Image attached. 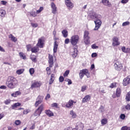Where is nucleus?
I'll return each mask as SVG.
<instances>
[{
    "label": "nucleus",
    "instance_id": "obj_9",
    "mask_svg": "<svg viewBox=\"0 0 130 130\" xmlns=\"http://www.w3.org/2000/svg\"><path fill=\"white\" fill-rule=\"evenodd\" d=\"M114 67L116 71H120L122 70V64L120 61H116V63L114 64Z\"/></svg>",
    "mask_w": 130,
    "mask_h": 130
},
{
    "label": "nucleus",
    "instance_id": "obj_21",
    "mask_svg": "<svg viewBox=\"0 0 130 130\" xmlns=\"http://www.w3.org/2000/svg\"><path fill=\"white\" fill-rule=\"evenodd\" d=\"M45 113H46V115L49 116V117H51L52 116H54V114L53 112H52L50 110H46L45 111Z\"/></svg>",
    "mask_w": 130,
    "mask_h": 130
},
{
    "label": "nucleus",
    "instance_id": "obj_11",
    "mask_svg": "<svg viewBox=\"0 0 130 130\" xmlns=\"http://www.w3.org/2000/svg\"><path fill=\"white\" fill-rule=\"evenodd\" d=\"M84 128V124L81 122H78L76 124L75 129L76 130H83Z\"/></svg>",
    "mask_w": 130,
    "mask_h": 130
},
{
    "label": "nucleus",
    "instance_id": "obj_54",
    "mask_svg": "<svg viewBox=\"0 0 130 130\" xmlns=\"http://www.w3.org/2000/svg\"><path fill=\"white\" fill-rule=\"evenodd\" d=\"M121 50L123 52L126 53V48H125V47H122L121 48Z\"/></svg>",
    "mask_w": 130,
    "mask_h": 130
},
{
    "label": "nucleus",
    "instance_id": "obj_14",
    "mask_svg": "<svg viewBox=\"0 0 130 130\" xmlns=\"http://www.w3.org/2000/svg\"><path fill=\"white\" fill-rule=\"evenodd\" d=\"M65 4L68 9H73L74 8V4L70 0H66Z\"/></svg>",
    "mask_w": 130,
    "mask_h": 130
},
{
    "label": "nucleus",
    "instance_id": "obj_47",
    "mask_svg": "<svg viewBox=\"0 0 130 130\" xmlns=\"http://www.w3.org/2000/svg\"><path fill=\"white\" fill-rule=\"evenodd\" d=\"M70 42H71V40H70V39L68 38L66 39L64 41L65 44H69Z\"/></svg>",
    "mask_w": 130,
    "mask_h": 130
},
{
    "label": "nucleus",
    "instance_id": "obj_29",
    "mask_svg": "<svg viewBox=\"0 0 130 130\" xmlns=\"http://www.w3.org/2000/svg\"><path fill=\"white\" fill-rule=\"evenodd\" d=\"M9 38L11 39L12 41H13V42H17V38H16V37H14L13 36V35L10 34L9 36Z\"/></svg>",
    "mask_w": 130,
    "mask_h": 130
},
{
    "label": "nucleus",
    "instance_id": "obj_6",
    "mask_svg": "<svg viewBox=\"0 0 130 130\" xmlns=\"http://www.w3.org/2000/svg\"><path fill=\"white\" fill-rule=\"evenodd\" d=\"M43 110H44V105L41 104L35 112L34 115L35 116H39Z\"/></svg>",
    "mask_w": 130,
    "mask_h": 130
},
{
    "label": "nucleus",
    "instance_id": "obj_42",
    "mask_svg": "<svg viewBox=\"0 0 130 130\" xmlns=\"http://www.w3.org/2000/svg\"><path fill=\"white\" fill-rule=\"evenodd\" d=\"M128 25H129V21H126L123 22L122 24V26L124 27L125 26H128Z\"/></svg>",
    "mask_w": 130,
    "mask_h": 130
},
{
    "label": "nucleus",
    "instance_id": "obj_45",
    "mask_svg": "<svg viewBox=\"0 0 130 130\" xmlns=\"http://www.w3.org/2000/svg\"><path fill=\"white\" fill-rule=\"evenodd\" d=\"M69 74H70V70H67L63 74V76L64 77H68V76H69Z\"/></svg>",
    "mask_w": 130,
    "mask_h": 130
},
{
    "label": "nucleus",
    "instance_id": "obj_52",
    "mask_svg": "<svg viewBox=\"0 0 130 130\" xmlns=\"http://www.w3.org/2000/svg\"><path fill=\"white\" fill-rule=\"evenodd\" d=\"M51 106L52 107H55V108H57V106H58L57 103H54L52 104Z\"/></svg>",
    "mask_w": 130,
    "mask_h": 130
},
{
    "label": "nucleus",
    "instance_id": "obj_44",
    "mask_svg": "<svg viewBox=\"0 0 130 130\" xmlns=\"http://www.w3.org/2000/svg\"><path fill=\"white\" fill-rule=\"evenodd\" d=\"M43 7H41L39 8V10L37 11V14H39L40 13H41V12H42V11H43Z\"/></svg>",
    "mask_w": 130,
    "mask_h": 130
},
{
    "label": "nucleus",
    "instance_id": "obj_13",
    "mask_svg": "<svg viewBox=\"0 0 130 130\" xmlns=\"http://www.w3.org/2000/svg\"><path fill=\"white\" fill-rule=\"evenodd\" d=\"M51 7L52 9V14H54V15H55V14H56V12H57V8L56 7V6L54 4V3L53 2L51 3Z\"/></svg>",
    "mask_w": 130,
    "mask_h": 130
},
{
    "label": "nucleus",
    "instance_id": "obj_41",
    "mask_svg": "<svg viewBox=\"0 0 130 130\" xmlns=\"http://www.w3.org/2000/svg\"><path fill=\"white\" fill-rule=\"evenodd\" d=\"M11 101L10 99L6 100L4 101V103L6 104V105H9V104L11 103Z\"/></svg>",
    "mask_w": 130,
    "mask_h": 130
},
{
    "label": "nucleus",
    "instance_id": "obj_23",
    "mask_svg": "<svg viewBox=\"0 0 130 130\" xmlns=\"http://www.w3.org/2000/svg\"><path fill=\"white\" fill-rule=\"evenodd\" d=\"M58 46V45L57 44V43L56 41H55L54 44V48H53V52L54 53H56L57 51V47Z\"/></svg>",
    "mask_w": 130,
    "mask_h": 130
},
{
    "label": "nucleus",
    "instance_id": "obj_31",
    "mask_svg": "<svg viewBox=\"0 0 130 130\" xmlns=\"http://www.w3.org/2000/svg\"><path fill=\"white\" fill-rule=\"evenodd\" d=\"M107 122H108V121H107V119L106 118L102 119L101 120L102 125H105V124H106Z\"/></svg>",
    "mask_w": 130,
    "mask_h": 130
},
{
    "label": "nucleus",
    "instance_id": "obj_26",
    "mask_svg": "<svg viewBox=\"0 0 130 130\" xmlns=\"http://www.w3.org/2000/svg\"><path fill=\"white\" fill-rule=\"evenodd\" d=\"M70 114L72 118H76L77 117V114L73 110L70 111Z\"/></svg>",
    "mask_w": 130,
    "mask_h": 130
},
{
    "label": "nucleus",
    "instance_id": "obj_62",
    "mask_svg": "<svg viewBox=\"0 0 130 130\" xmlns=\"http://www.w3.org/2000/svg\"><path fill=\"white\" fill-rule=\"evenodd\" d=\"M0 89H7V86L5 85H2L0 86Z\"/></svg>",
    "mask_w": 130,
    "mask_h": 130
},
{
    "label": "nucleus",
    "instance_id": "obj_43",
    "mask_svg": "<svg viewBox=\"0 0 130 130\" xmlns=\"http://www.w3.org/2000/svg\"><path fill=\"white\" fill-rule=\"evenodd\" d=\"M31 25L33 28H37V27H38V24L37 23L31 22Z\"/></svg>",
    "mask_w": 130,
    "mask_h": 130
},
{
    "label": "nucleus",
    "instance_id": "obj_49",
    "mask_svg": "<svg viewBox=\"0 0 130 130\" xmlns=\"http://www.w3.org/2000/svg\"><path fill=\"white\" fill-rule=\"evenodd\" d=\"M34 68H30L29 69V74L30 75H33V74H34Z\"/></svg>",
    "mask_w": 130,
    "mask_h": 130
},
{
    "label": "nucleus",
    "instance_id": "obj_17",
    "mask_svg": "<svg viewBox=\"0 0 130 130\" xmlns=\"http://www.w3.org/2000/svg\"><path fill=\"white\" fill-rule=\"evenodd\" d=\"M48 58V63L49 64V67L50 68H52V67H53V56H52V55H51L50 54H49Z\"/></svg>",
    "mask_w": 130,
    "mask_h": 130
},
{
    "label": "nucleus",
    "instance_id": "obj_64",
    "mask_svg": "<svg viewBox=\"0 0 130 130\" xmlns=\"http://www.w3.org/2000/svg\"><path fill=\"white\" fill-rule=\"evenodd\" d=\"M126 53H130V48H126Z\"/></svg>",
    "mask_w": 130,
    "mask_h": 130
},
{
    "label": "nucleus",
    "instance_id": "obj_16",
    "mask_svg": "<svg viewBox=\"0 0 130 130\" xmlns=\"http://www.w3.org/2000/svg\"><path fill=\"white\" fill-rule=\"evenodd\" d=\"M128 84H130V76H128L123 80V86H127Z\"/></svg>",
    "mask_w": 130,
    "mask_h": 130
},
{
    "label": "nucleus",
    "instance_id": "obj_51",
    "mask_svg": "<svg viewBox=\"0 0 130 130\" xmlns=\"http://www.w3.org/2000/svg\"><path fill=\"white\" fill-rule=\"evenodd\" d=\"M15 123L16 125H20V124H21V121H20L19 120H17L15 121Z\"/></svg>",
    "mask_w": 130,
    "mask_h": 130
},
{
    "label": "nucleus",
    "instance_id": "obj_61",
    "mask_svg": "<svg viewBox=\"0 0 130 130\" xmlns=\"http://www.w3.org/2000/svg\"><path fill=\"white\" fill-rule=\"evenodd\" d=\"M5 117V114L4 113H1L0 114V120L2 119V118H4Z\"/></svg>",
    "mask_w": 130,
    "mask_h": 130
},
{
    "label": "nucleus",
    "instance_id": "obj_53",
    "mask_svg": "<svg viewBox=\"0 0 130 130\" xmlns=\"http://www.w3.org/2000/svg\"><path fill=\"white\" fill-rule=\"evenodd\" d=\"M1 5H3V6H6V5H7V4H8V2H7V1H2L1 2Z\"/></svg>",
    "mask_w": 130,
    "mask_h": 130
},
{
    "label": "nucleus",
    "instance_id": "obj_12",
    "mask_svg": "<svg viewBox=\"0 0 130 130\" xmlns=\"http://www.w3.org/2000/svg\"><path fill=\"white\" fill-rule=\"evenodd\" d=\"M40 86H41L40 81H35L32 83L30 88L31 89H33L34 88H39Z\"/></svg>",
    "mask_w": 130,
    "mask_h": 130
},
{
    "label": "nucleus",
    "instance_id": "obj_40",
    "mask_svg": "<svg viewBox=\"0 0 130 130\" xmlns=\"http://www.w3.org/2000/svg\"><path fill=\"white\" fill-rule=\"evenodd\" d=\"M119 118H120V119L124 120V119H125V115L124 114H121L120 115Z\"/></svg>",
    "mask_w": 130,
    "mask_h": 130
},
{
    "label": "nucleus",
    "instance_id": "obj_18",
    "mask_svg": "<svg viewBox=\"0 0 130 130\" xmlns=\"http://www.w3.org/2000/svg\"><path fill=\"white\" fill-rule=\"evenodd\" d=\"M90 100H91V95H86L82 99V103H86L87 102H89V101H90Z\"/></svg>",
    "mask_w": 130,
    "mask_h": 130
},
{
    "label": "nucleus",
    "instance_id": "obj_38",
    "mask_svg": "<svg viewBox=\"0 0 130 130\" xmlns=\"http://www.w3.org/2000/svg\"><path fill=\"white\" fill-rule=\"evenodd\" d=\"M126 101H130V92H128L126 95Z\"/></svg>",
    "mask_w": 130,
    "mask_h": 130
},
{
    "label": "nucleus",
    "instance_id": "obj_24",
    "mask_svg": "<svg viewBox=\"0 0 130 130\" xmlns=\"http://www.w3.org/2000/svg\"><path fill=\"white\" fill-rule=\"evenodd\" d=\"M39 51V47H34L31 48V52L32 53H36Z\"/></svg>",
    "mask_w": 130,
    "mask_h": 130
},
{
    "label": "nucleus",
    "instance_id": "obj_63",
    "mask_svg": "<svg viewBox=\"0 0 130 130\" xmlns=\"http://www.w3.org/2000/svg\"><path fill=\"white\" fill-rule=\"evenodd\" d=\"M35 128V125L32 124L31 126L30 127L29 129H34Z\"/></svg>",
    "mask_w": 130,
    "mask_h": 130
},
{
    "label": "nucleus",
    "instance_id": "obj_5",
    "mask_svg": "<svg viewBox=\"0 0 130 130\" xmlns=\"http://www.w3.org/2000/svg\"><path fill=\"white\" fill-rule=\"evenodd\" d=\"M83 40L86 45L90 44V37L89 36V31L85 30L84 32Z\"/></svg>",
    "mask_w": 130,
    "mask_h": 130
},
{
    "label": "nucleus",
    "instance_id": "obj_22",
    "mask_svg": "<svg viewBox=\"0 0 130 130\" xmlns=\"http://www.w3.org/2000/svg\"><path fill=\"white\" fill-rule=\"evenodd\" d=\"M19 95H21V92L20 91H15L14 93L11 94L12 97H14V98L18 97Z\"/></svg>",
    "mask_w": 130,
    "mask_h": 130
},
{
    "label": "nucleus",
    "instance_id": "obj_20",
    "mask_svg": "<svg viewBox=\"0 0 130 130\" xmlns=\"http://www.w3.org/2000/svg\"><path fill=\"white\" fill-rule=\"evenodd\" d=\"M74 103H76V102H74V101L70 100H69V102L66 105V107L67 108H70L72 107L73 105H74Z\"/></svg>",
    "mask_w": 130,
    "mask_h": 130
},
{
    "label": "nucleus",
    "instance_id": "obj_15",
    "mask_svg": "<svg viewBox=\"0 0 130 130\" xmlns=\"http://www.w3.org/2000/svg\"><path fill=\"white\" fill-rule=\"evenodd\" d=\"M113 46H117L120 44V43L118 41V38L114 37L113 38Z\"/></svg>",
    "mask_w": 130,
    "mask_h": 130
},
{
    "label": "nucleus",
    "instance_id": "obj_46",
    "mask_svg": "<svg viewBox=\"0 0 130 130\" xmlns=\"http://www.w3.org/2000/svg\"><path fill=\"white\" fill-rule=\"evenodd\" d=\"M59 81L60 83H62V82L64 81V78L63 76H60V77L59 78Z\"/></svg>",
    "mask_w": 130,
    "mask_h": 130
},
{
    "label": "nucleus",
    "instance_id": "obj_55",
    "mask_svg": "<svg viewBox=\"0 0 130 130\" xmlns=\"http://www.w3.org/2000/svg\"><path fill=\"white\" fill-rule=\"evenodd\" d=\"M121 4H125L128 3V0H122L121 1Z\"/></svg>",
    "mask_w": 130,
    "mask_h": 130
},
{
    "label": "nucleus",
    "instance_id": "obj_30",
    "mask_svg": "<svg viewBox=\"0 0 130 130\" xmlns=\"http://www.w3.org/2000/svg\"><path fill=\"white\" fill-rule=\"evenodd\" d=\"M18 106H21V103H16L12 105V109H15L16 107H18Z\"/></svg>",
    "mask_w": 130,
    "mask_h": 130
},
{
    "label": "nucleus",
    "instance_id": "obj_1",
    "mask_svg": "<svg viewBox=\"0 0 130 130\" xmlns=\"http://www.w3.org/2000/svg\"><path fill=\"white\" fill-rule=\"evenodd\" d=\"M90 17L93 20H96L94 21L95 26L94 30V31H97V30L101 27V24H102V22L100 20L102 18V16L101 15L97 14V13L93 12L92 15H90Z\"/></svg>",
    "mask_w": 130,
    "mask_h": 130
},
{
    "label": "nucleus",
    "instance_id": "obj_8",
    "mask_svg": "<svg viewBox=\"0 0 130 130\" xmlns=\"http://www.w3.org/2000/svg\"><path fill=\"white\" fill-rule=\"evenodd\" d=\"M78 46L73 47V50L71 51L70 54L72 55V57L76 58L78 56Z\"/></svg>",
    "mask_w": 130,
    "mask_h": 130
},
{
    "label": "nucleus",
    "instance_id": "obj_10",
    "mask_svg": "<svg viewBox=\"0 0 130 130\" xmlns=\"http://www.w3.org/2000/svg\"><path fill=\"white\" fill-rule=\"evenodd\" d=\"M43 96L39 95L37 98V101L35 103L36 107H37L39 105V104H41L43 102Z\"/></svg>",
    "mask_w": 130,
    "mask_h": 130
},
{
    "label": "nucleus",
    "instance_id": "obj_3",
    "mask_svg": "<svg viewBox=\"0 0 130 130\" xmlns=\"http://www.w3.org/2000/svg\"><path fill=\"white\" fill-rule=\"evenodd\" d=\"M78 42H79V36L77 35H73L70 39V43L73 47H76Z\"/></svg>",
    "mask_w": 130,
    "mask_h": 130
},
{
    "label": "nucleus",
    "instance_id": "obj_28",
    "mask_svg": "<svg viewBox=\"0 0 130 130\" xmlns=\"http://www.w3.org/2000/svg\"><path fill=\"white\" fill-rule=\"evenodd\" d=\"M62 34L63 35V37H64V38H67V37H68V30H67V29H63L62 31Z\"/></svg>",
    "mask_w": 130,
    "mask_h": 130
},
{
    "label": "nucleus",
    "instance_id": "obj_48",
    "mask_svg": "<svg viewBox=\"0 0 130 130\" xmlns=\"http://www.w3.org/2000/svg\"><path fill=\"white\" fill-rule=\"evenodd\" d=\"M91 48H92V49H97L99 48V47L96 46V44H94L91 46Z\"/></svg>",
    "mask_w": 130,
    "mask_h": 130
},
{
    "label": "nucleus",
    "instance_id": "obj_27",
    "mask_svg": "<svg viewBox=\"0 0 130 130\" xmlns=\"http://www.w3.org/2000/svg\"><path fill=\"white\" fill-rule=\"evenodd\" d=\"M121 94V90L120 88H117L116 91V97H119Z\"/></svg>",
    "mask_w": 130,
    "mask_h": 130
},
{
    "label": "nucleus",
    "instance_id": "obj_33",
    "mask_svg": "<svg viewBox=\"0 0 130 130\" xmlns=\"http://www.w3.org/2000/svg\"><path fill=\"white\" fill-rule=\"evenodd\" d=\"M122 110H123V109H124V108H125V109H126V110H130V103L128 104L126 106H122L121 107Z\"/></svg>",
    "mask_w": 130,
    "mask_h": 130
},
{
    "label": "nucleus",
    "instance_id": "obj_19",
    "mask_svg": "<svg viewBox=\"0 0 130 130\" xmlns=\"http://www.w3.org/2000/svg\"><path fill=\"white\" fill-rule=\"evenodd\" d=\"M102 3L103 4V5L106 6V7H109V8L111 7V3H110L108 0H102Z\"/></svg>",
    "mask_w": 130,
    "mask_h": 130
},
{
    "label": "nucleus",
    "instance_id": "obj_56",
    "mask_svg": "<svg viewBox=\"0 0 130 130\" xmlns=\"http://www.w3.org/2000/svg\"><path fill=\"white\" fill-rule=\"evenodd\" d=\"M26 48L27 51H30V49H31V45H26Z\"/></svg>",
    "mask_w": 130,
    "mask_h": 130
},
{
    "label": "nucleus",
    "instance_id": "obj_57",
    "mask_svg": "<svg viewBox=\"0 0 130 130\" xmlns=\"http://www.w3.org/2000/svg\"><path fill=\"white\" fill-rule=\"evenodd\" d=\"M30 59H31V60L32 61H34L35 62H36V58L34 56H31L30 57Z\"/></svg>",
    "mask_w": 130,
    "mask_h": 130
},
{
    "label": "nucleus",
    "instance_id": "obj_2",
    "mask_svg": "<svg viewBox=\"0 0 130 130\" xmlns=\"http://www.w3.org/2000/svg\"><path fill=\"white\" fill-rule=\"evenodd\" d=\"M19 85V82L16 78L12 76L8 77L6 81V86L9 89H15Z\"/></svg>",
    "mask_w": 130,
    "mask_h": 130
},
{
    "label": "nucleus",
    "instance_id": "obj_7",
    "mask_svg": "<svg viewBox=\"0 0 130 130\" xmlns=\"http://www.w3.org/2000/svg\"><path fill=\"white\" fill-rule=\"evenodd\" d=\"M44 37H42L39 39L38 41V43L37 44V46L40 48H43L44 46Z\"/></svg>",
    "mask_w": 130,
    "mask_h": 130
},
{
    "label": "nucleus",
    "instance_id": "obj_34",
    "mask_svg": "<svg viewBox=\"0 0 130 130\" xmlns=\"http://www.w3.org/2000/svg\"><path fill=\"white\" fill-rule=\"evenodd\" d=\"M87 89H88V86L87 85H84L82 86L81 91V92H85Z\"/></svg>",
    "mask_w": 130,
    "mask_h": 130
},
{
    "label": "nucleus",
    "instance_id": "obj_36",
    "mask_svg": "<svg viewBox=\"0 0 130 130\" xmlns=\"http://www.w3.org/2000/svg\"><path fill=\"white\" fill-rule=\"evenodd\" d=\"M19 56L23 59H26V56L22 52L19 53Z\"/></svg>",
    "mask_w": 130,
    "mask_h": 130
},
{
    "label": "nucleus",
    "instance_id": "obj_37",
    "mask_svg": "<svg viewBox=\"0 0 130 130\" xmlns=\"http://www.w3.org/2000/svg\"><path fill=\"white\" fill-rule=\"evenodd\" d=\"M31 112L30 109H25L23 111V114H27L28 113Z\"/></svg>",
    "mask_w": 130,
    "mask_h": 130
},
{
    "label": "nucleus",
    "instance_id": "obj_39",
    "mask_svg": "<svg viewBox=\"0 0 130 130\" xmlns=\"http://www.w3.org/2000/svg\"><path fill=\"white\" fill-rule=\"evenodd\" d=\"M37 12H32L30 13V15L31 17H36L37 16Z\"/></svg>",
    "mask_w": 130,
    "mask_h": 130
},
{
    "label": "nucleus",
    "instance_id": "obj_60",
    "mask_svg": "<svg viewBox=\"0 0 130 130\" xmlns=\"http://www.w3.org/2000/svg\"><path fill=\"white\" fill-rule=\"evenodd\" d=\"M49 98H50V94H49V93H47L45 98V99L46 100H47L48 99H49Z\"/></svg>",
    "mask_w": 130,
    "mask_h": 130
},
{
    "label": "nucleus",
    "instance_id": "obj_32",
    "mask_svg": "<svg viewBox=\"0 0 130 130\" xmlns=\"http://www.w3.org/2000/svg\"><path fill=\"white\" fill-rule=\"evenodd\" d=\"M0 16L3 18L5 17V16H6V11L0 10Z\"/></svg>",
    "mask_w": 130,
    "mask_h": 130
},
{
    "label": "nucleus",
    "instance_id": "obj_50",
    "mask_svg": "<svg viewBox=\"0 0 130 130\" xmlns=\"http://www.w3.org/2000/svg\"><path fill=\"white\" fill-rule=\"evenodd\" d=\"M66 81L68 82V85H72V80L70 79H66Z\"/></svg>",
    "mask_w": 130,
    "mask_h": 130
},
{
    "label": "nucleus",
    "instance_id": "obj_58",
    "mask_svg": "<svg viewBox=\"0 0 130 130\" xmlns=\"http://www.w3.org/2000/svg\"><path fill=\"white\" fill-rule=\"evenodd\" d=\"M115 87V83H113L110 85V88H114Z\"/></svg>",
    "mask_w": 130,
    "mask_h": 130
},
{
    "label": "nucleus",
    "instance_id": "obj_25",
    "mask_svg": "<svg viewBox=\"0 0 130 130\" xmlns=\"http://www.w3.org/2000/svg\"><path fill=\"white\" fill-rule=\"evenodd\" d=\"M54 76L55 75L53 74H52L51 75V78H50V79L49 80V85H51L53 83V82L54 81Z\"/></svg>",
    "mask_w": 130,
    "mask_h": 130
},
{
    "label": "nucleus",
    "instance_id": "obj_4",
    "mask_svg": "<svg viewBox=\"0 0 130 130\" xmlns=\"http://www.w3.org/2000/svg\"><path fill=\"white\" fill-rule=\"evenodd\" d=\"M86 76L87 78H90V73H89V70L87 69H83L81 70L79 73L80 79H82L84 78V76Z\"/></svg>",
    "mask_w": 130,
    "mask_h": 130
},
{
    "label": "nucleus",
    "instance_id": "obj_59",
    "mask_svg": "<svg viewBox=\"0 0 130 130\" xmlns=\"http://www.w3.org/2000/svg\"><path fill=\"white\" fill-rule=\"evenodd\" d=\"M97 56V53H93L91 54V57H96Z\"/></svg>",
    "mask_w": 130,
    "mask_h": 130
},
{
    "label": "nucleus",
    "instance_id": "obj_35",
    "mask_svg": "<svg viewBox=\"0 0 130 130\" xmlns=\"http://www.w3.org/2000/svg\"><path fill=\"white\" fill-rule=\"evenodd\" d=\"M24 69L18 70L17 71H16V74H17V75H21L22 73H24Z\"/></svg>",
    "mask_w": 130,
    "mask_h": 130
}]
</instances>
